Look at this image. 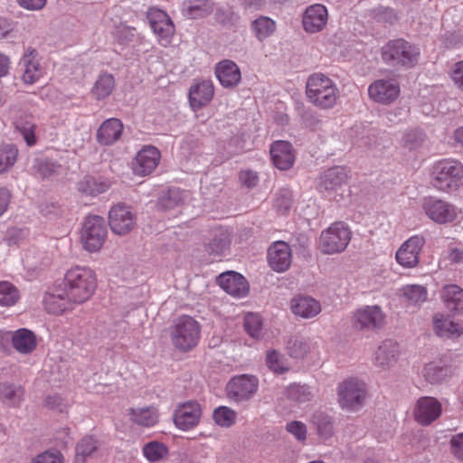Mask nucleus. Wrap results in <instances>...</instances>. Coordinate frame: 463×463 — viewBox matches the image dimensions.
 <instances>
[{
	"label": "nucleus",
	"instance_id": "nucleus-1",
	"mask_svg": "<svg viewBox=\"0 0 463 463\" xmlns=\"http://www.w3.org/2000/svg\"><path fill=\"white\" fill-rule=\"evenodd\" d=\"M64 290L77 305L89 301L98 288V278L94 269L88 266L75 265L70 268L63 278Z\"/></svg>",
	"mask_w": 463,
	"mask_h": 463
},
{
	"label": "nucleus",
	"instance_id": "nucleus-2",
	"mask_svg": "<svg viewBox=\"0 0 463 463\" xmlns=\"http://www.w3.org/2000/svg\"><path fill=\"white\" fill-rule=\"evenodd\" d=\"M305 94L308 102L319 109H333L340 98L336 83L321 72L308 76Z\"/></svg>",
	"mask_w": 463,
	"mask_h": 463
},
{
	"label": "nucleus",
	"instance_id": "nucleus-3",
	"mask_svg": "<svg viewBox=\"0 0 463 463\" xmlns=\"http://www.w3.org/2000/svg\"><path fill=\"white\" fill-rule=\"evenodd\" d=\"M430 183L439 192L450 193L458 190L463 179V165L454 159L435 162L430 168Z\"/></svg>",
	"mask_w": 463,
	"mask_h": 463
},
{
	"label": "nucleus",
	"instance_id": "nucleus-4",
	"mask_svg": "<svg viewBox=\"0 0 463 463\" xmlns=\"http://www.w3.org/2000/svg\"><path fill=\"white\" fill-rule=\"evenodd\" d=\"M169 334L174 347L182 353H187L199 343L201 325L194 317L183 315L174 320Z\"/></svg>",
	"mask_w": 463,
	"mask_h": 463
},
{
	"label": "nucleus",
	"instance_id": "nucleus-5",
	"mask_svg": "<svg viewBox=\"0 0 463 463\" xmlns=\"http://www.w3.org/2000/svg\"><path fill=\"white\" fill-rule=\"evenodd\" d=\"M383 61L392 66L413 67L420 56L419 49L403 39L389 41L382 47Z\"/></svg>",
	"mask_w": 463,
	"mask_h": 463
},
{
	"label": "nucleus",
	"instance_id": "nucleus-6",
	"mask_svg": "<svg viewBox=\"0 0 463 463\" xmlns=\"http://www.w3.org/2000/svg\"><path fill=\"white\" fill-rule=\"evenodd\" d=\"M352 239V232L344 222H335L321 232L317 249L326 255L343 252Z\"/></svg>",
	"mask_w": 463,
	"mask_h": 463
},
{
	"label": "nucleus",
	"instance_id": "nucleus-7",
	"mask_svg": "<svg viewBox=\"0 0 463 463\" xmlns=\"http://www.w3.org/2000/svg\"><path fill=\"white\" fill-rule=\"evenodd\" d=\"M367 398L366 384L357 378H348L337 387V401L340 407L349 411L360 410Z\"/></svg>",
	"mask_w": 463,
	"mask_h": 463
},
{
	"label": "nucleus",
	"instance_id": "nucleus-8",
	"mask_svg": "<svg viewBox=\"0 0 463 463\" xmlns=\"http://www.w3.org/2000/svg\"><path fill=\"white\" fill-rule=\"evenodd\" d=\"M348 172L343 166H334L321 174L317 190L329 199L338 201L347 192Z\"/></svg>",
	"mask_w": 463,
	"mask_h": 463
},
{
	"label": "nucleus",
	"instance_id": "nucleus-9",
	"mask_svg": "<svg viewBox=\"0 0 463 463\" xmlns=\"http://www.w3.org/2000/svg\"><path fill=\"white\" fill-rule=\"evenodd\" d=\"M421 208L426 216L438 224L451 223L458 218L456 206L437 197H425Z\"/></svg>",
	"mask_w": 463,
	"mask_h": 463
},
{
	"label": "nucleus",
	"instance_id": "nucleus-10",
	"mask_svg": "<svg viewBox=\"0 0 463 463\" xmlns=\"http://www.w3.org/2000/svg\"><path fill=\"white\" fill-rule=\"evenodd\" d=\"M107 237L105 221L100 216H89L83 224L81 241L84 249L96 252L101 249Z\"/></svg>",
	"mask_w": 463,
	"mask_h": 463
},
{
	"label": "nucleus",
	"instance_id": "nucleus-11",
	"mask_svg": "<svg viewBox=\"0 0 463 463\" xmlns=\"http://www.w3.org/2000/svg\"><path fill=\"white\" fill-rule=\"evenodd\" d=\"M401 94L400 83L396 79H379L373 81L368 87L369 98L379 104L390 105Z\"/></svg>",
	"mask_w": 463,
	"mask_h": 463
},
{
	"label": "nucleus",
	"instance_id": "nucleus-12",
	"mask_svg": "<svg viewBox=\"0 0 463 463\" xmlns=\"http://www.w3.org/2000/svg\"><path fill=\"white\" fill-rule=\"evenodd\" d=\"M258 383V379L251 375L235 376L226 385V395L235 402L248 401L256 393Z\"/></svg>",
	"mask_w": 463,
	"mask_h": 463
},
{
	"label": "nucleus",
	"instance_id": "nucleus-13",
	"mask_svg": "<svg viewBox=\"0 0 463 463\" xmlns=\"http://www.w3.org/2000/svg\"><path fill=\"white\" fill-rule=\"evenodd\" d=\"M422 235H413L406 240L398 249L395 260L405 269H413L420 263V254L425 245Z\"/></svg>",
	"mask_w": 463,
	"mask_h": 463
},
{
	"label": "nucleus",
	"instance_id": "nucleus-14",
	"mask_svg": "<svg viewBox=\"0 0 463 463\" xmlns=\"http://www.w3.org/2000/svg\"><path fill=\"white\" fill-rule=\"evenodd\" d=\"M202 413V406L197 402L180 403L174 412V423L181 430H191L200 423Z\"/></svg>",
	"mask_w": 463,
	"mask_h": 463
},
{
	"label": "nucleus",
	"instance_id": "nucleus-15",
	"mask_svg": "<svg viewBox=\"0 0 463 463\" xmlns=\"http://www.w3.org/2000/svg\"><path fill=\"white\" fill-rule=\"evenodd\" d=\"M215 93L214 84L210 79L195 80L189 88L188 101L194 112L208 106Z\"/></svg>",
	"mask_w": 463,
	"mask_h": 463
},
{
	"label": "nucleus",
	"instance_id": "nucleus-16",
	"mask_svg": "<svg viewBox=\"0 0 463 463\" xmlns=\"http://www.w3.org/2000/svg\"><path fill=\"white\" fill-rule=\"evenodd\" d=\"M109 225L113 233L126 235L135 228L136 215L128 206L118 203L109 212Z\"/></svg>",
	"mask_w": 463,
	"mask_h": 463
},
{
	"label": "nucleus",
	"instance_id": "nucleus-17",
	"mask_svg": "<svg viewBox=\"0 0 463 463\" xmlns=\"http://www.w3.org/2000/svg\"><path fill=\"white\" fill-rule=\"evenodd\" d=\"M353 322L361 330L373 331L383 327L385 314L379 306H364L354 312Z\"/></svg>",
	"mask_w": 463,
	"mask_h": 463
},
{
	"label": "nucleus",
	"instance_id": "nucleus-18",
	"mask_svg": "<svg viewBox=\"0 0 463 463\" xmlns=\"http://www.w3.org/2000/svg\"><path fill=\"white\" fill-rule=\"evenodd\" d=\"M20 66L22 80L27 85L34 84L44 74V69L40 62L39 54L35 49H26L21 59Z\"/></svg>",
	"mask_w": 463,
	"mask_h": 463
},
{
	"label": "nucleus",
	"instance_id": "nucleus-19",
	"mask_svg": "<svg viewBox=\"0 0 463 463\" xmlns=\"http://www.w3.org/2000/svg\"><path fill=\"white\" fill-rule=\"evenodd\" d=\"M160 158L161 155L156 147L146 146L137 152L132 162V170L140 176L150 175L156 168Z\"/></svg>",
	"mask_w": 463,
	"mask_h": 463
},
{
	"label": "nucleus",
	"instance_id": "nucleus-20",
	"mask_svg": "<svg viewBox=\"0 0 463 463\" xmlns=\"http://www.w3.org/2000/svg\"><path fill=\"white\" fill-rule=\"evenodd\" d=\"M441 413L440 402L433 397H421L415 405L413 415L417 422L429 425L437 420Z\"/></svg>",
	"mask_w": 463,
	"mask_h": 463
},
{
	"label": "nucleus",
	"instance_id": "nucleus-21",
	"mask_svg": "<svg viewBox=\"0 0 463 463\" xmlns=\"http://www.w3.org/2000/svg\"><path fill=\"white\" fill-rule=\"evenodd\" d=\"M269 153L271 161L278 169L288 170L293 166L296 155L292 145L288 141L278 140L273 142Z\"/></svg>",
	"mask_w": 463,
	"mask_h": 463
},
{
	"label": "nucleus",
	"instance_id": "nucleus-22",
	"mask_svg": "<svg viewBox=\"0 0 463 463\" xmlns=\"http://www.w3.org/2000/svg\"><path fill=\"white\" fill-rule=\"evenodd\" d=\"M217 283L225 292L236 298H243L249 292L245 278L234 271L222 273L217 278Z\"/></svg>",
	"mask_w": 463,
	"mask_h": 463
},
{
	"label": "nucleus",
	"instance_id": "nucleus-23",
	"mask_svg": "<svg viewBox=\"0 0 463 463\" xmlns=\"http://www.w3.org/2000/svg\"><path fill=\"white\" fill-rule=\"evenodd\" d=\"M400 354V346L396 342L385 340L381 343L373 354V364L383 370L391 368L398 362Z\"/></svg>",
	"mask_w": 463,
	"mask_h": 463
},
{
	"label": "nucleus",
	"instance_id": "nucleus-24",
	"mask_svg": "<svg viewBox=\"0 0 463 463\" xmlns=\"http://www.w3.org/2000/svg\"><path fill=\"white\" fill-rule=\"evenodd\" d=\"M129 421L143 428H152L159 422V410L155 405L131 407L127 413Z\"/></svg>",
	"mask_w": 463,
	"mask_h": 463
},
{
	"label": "nucleus",
	"instance_id": "nucleus-25",
	"mask_svg": "<svg viewBox=\"0 0 463 463\" xmlns=\"http://www.w3.org/2000/svg\"><path fill=\"white\" fill-rule=\"evenodd\" d=\"M44 309L55 316L71 312L77 304L71 299L66 290L61 293L46 292L43 299Z\"/></svg>",
	"mask_w": 463,
	"mask_h": 463
},
{
	"label": "nucleus",
	"instance_id": "nucleus-26",
	"mask_svg": "<svg viewBox=\"0 0 463 463\" xmlns=\"http://www.w3.org/2000/svg\"><path fill=\"white\" fill-rule=\"evenodd\" d=\"M268 261L270 268L277 272L287 270L291 264V250L284 241H276L269 249Z\"/></svg>",
	"mask_w": 463,
	"mask_h": 463
},
{
	"label": "nucleus",
	"instance_id": "nucleus-27",
	"mask_svg": "<svg viewBox=\"0 0 463 463\" xmlns=\"http://www.w3.org/2000/svg\"><path fill=\"white\" fill-rule=\"evenodd\" d=\"M215 76L224 88L236 87L241 79V70L231 60H223L215 66Z\"/></svg>",
	"mask_w": 463,
	"mask_h": 463
},
{
	"label": "nucleus",
	"instance_id": "nucleus-28",
	"mask_svg": "<svg viewBox=\"0 0 463 463\" xmlns=\"http://www.w3.org/2000/svg\"><path fill=\"white\" fill-rule=\"evenodd\" d=\"M123 132L122 122L115 118L105 120L98 128L97 142L101 146H111L120 139Z\"/></svg>",
	"mask_w": 463,
	"mask_h": 463
},
{
	"label": "nucleus",
	"instance_id": "nucleus-29",
	"mask_svg": "<svg viewBox=\"0 0 463 463\" xmlns=\"http://www.w3.org/2000/svg\"><path fill=\"white\" fill-rule=\"evenodd\" d=\"M290 309L296 316L303 318H312L320 313L321 306L313 298L298 296L291 299Z\"/></svg>",
	"mask_w": 463,
	"mask_h": 463
},
{
	"label": "nucleus",
	"instance_id": "nucleus-30",
	"mask_svg": "<svg viewBox=\"0 0 463 463\" xmlns=\"http://www.w3.org/2000/svg\"><path fill=\"white\" fill-rule=\"evenodd\" d=\"M421 375L429 383L438 384L449 379L452 371L449 366L443 365L440 360H435L424 364Z\"/></svg>",
	"mask_w": 463,
	"mask_h": 463
},
{
	"label": "nucleus",
	"instance_id": "nucleus-31",
	"mask_svg": "<svg viewBox=\"0 0 463 463\" xmlns=\"http://www.w3.org/2000/svg\"><path fill=\"white\" fill-rule=\"evenodd\" d=\"M328 20L327 9L325 5L315 4L308 6L303 15L304 29H323Z\"/></svg>",
	"mask_w": 463,
	"mask_h": 463
},
{
	"label": "nucleus",
	"instance_id": "nucleus-32",
	"mask_svg": "<svg viewBox=\"0 0 463 463\" xmlns=\"http://www.w3.org/2000/svg\"><path fill=\"white\" fill-rule=\"evenodd\" d=\"M441 299L448 310L463 315V289L457 285H447L441 290Z\"/></svg>",
	"mask_w": 463,
	"mask_h": 463
},
{
	"label": "nucleus",
	"instance_id": "nucleus-33",
	"mask_svg": "<svg viewBox=\"0 0 463 463\" xmlns=\"http://www.w3.org/2000/svg\"><path fill=\"white\" fill-rule=\"evenodd\" d=\"M433 328L435 333L442 337H458L463 334V326L443 314L434 316Z\"/></svg>",
	"mask_w": 463,
	"mask_h": 463
},
{
	"label": "nucleus",
	"instance_id": "nucleus-34",
	"mask_svg": "<svg viewBox=\"0 0 463 463\" xmlns=\"http://www.w3.org/2000/svg\"><path fill=\"white\" fill-rule=\"evenodd\" d=\"M12 345L18 353L30 354L36 348V336L29 329H18L12 334Z\"/></svg>",
	"mask_w": 463,
	"mask_h": 463
},
{
	"label": "nucleus",
	"instance_id": "nucleus-35",
	"mask_svg": "<svg viewBox=\"0 0 463 463\" xmlns=\"http://www.w3.org/2000/svg\"><path fill=\"white\" fill-rule=\"evenodd\" d=\"M213 0H188L184 3L182 14L189 19L203 18L213 13Z\"/></svg>",
	"mask_w": 463,
	"mask_h": 463
},
{
	"label": "nucleus",
	"instance_id": "nucleus-36",
	"mask_svg": "<svg viewBox=\"0 0 463 463\" xmlns=\"http://www.w3.org/2000/svg\"><path fill=\"white\" fill-rule=\"evenodd\" d=\"M146 19L151 29H168L175 26L170 15L156 6L147 9Z\"/></svg>",
	"mask_w": 463,
	"mask_h": 463
},
{
	"label": "nucleus",
	"instance_id": "nucleus-37",
	"mask_svg": "<svg viewBox=\"0 0 463 463\" xmlns=\"http://www.w3.org/2000/svg\"><path fill=\"white\" fill-rule=\"evenodd\" d=\"M237 411L228 406H219L213 411V422L222 429H229L237 422Z\"/></svg>",
	"mask_w": 463,
	"mask_h": 463
},
{
	"label": "nucleus",
	"instance_id": "nucleus-38",
	"mask_svg": "<svg viewBox=\"0 0 463 463\" xmlns=\"http://www.w3.org/2000/svg\"><path fill=\"white\" fill-rule=\"evenodd\" d=\"M402 296L412 305H420L428 298V290L422 285H405L401 288Z\"/></svg>",
	"mask_w": 463,
	"mask_h": 463
},
{
	"label": "nucleus",
	"instance_id": "nucleus-39",
	"mask_svg": "<svg viewBox=\"0 0 463 463\" xmlns=\"http://www.w3.org/2000/svg\"><path fill=\"white\" fill-rule=\"evenodd\" d=\"M98 448V440L93 436L83 437L76 446L74 463H85L86 458L91 456Z\"/></svg>",
	"mask_w": 463,
	"mask_h": 463
},
{
	"label": "nucleus",
	"instance_id": "nucleus-40",
	"mask_svg": "<svg viewBox=\"0 0 463 463\" xmlns=\"http://www.w3.org/2000/svg\"><path fill=\"white\" fill-rule=\"evenodd\" d=\"M110 186L111 183L109 180L86 177L79 184V190L90 195H97L108 191Z\"/></svg>",
	"mask_w": 463,
	"mask_h": 463
},
{
	"label": "nucleus",
	"instance_id": "nucleus-41",
	"mask_svg": "<svg viewBox=\"0 0 463 463\" xmlns=\"http://www.w3.org/2000/svg\"><path fill=\"white\" fill-rule=\"evenodd\" d=\"M115 88V79L109 73H102L97 80L92 93L98 99L109 97Z\"/></svg>",
	"mask_w": 463,
	"mask_h": 463
},
{
	"label": "nucleus",
	"instance_id": "nucleus-42",
	"mask_svg": "<svg viewBox=\"0 0 463 463\" xmlns=\"http://www.w3.org/2000/svg\"><path fill=\"white\" fill-rule=\"evenodd\" d=\"M19 300L18 288L9 281H0V307H10Z\"/></svg>",
	"mask_w": 463,
	"mask_h": 463
},
{
	"label": "nucleus",
	"instance_id": "nucleus-43",
	"mask_svg": "<svg viewBox=\"0 0 463 463\" xmlns=\"http://www.w3.org/2000/svg\"><path fill=\"white\" fill-rule=\"evenodd\" d=\"M312 423L316 426L317 434L323 440L333 435V425L328 416L323 412H316L312 417Z\"/></svg>",
	"mask_w": 463,
	"mask_h": 463
},
{
	"label": "nucleus",
	"instance_id": "nucleus-44",
	"mask_svg": "<svg viewBox=\"0 0 463 463\" xmlns=\"http://www.w3.org/2000/svg\"><path fill=\"white\" fill-rule=\"evenodd\" d=\"M313 349L315 345L309 340L293 339L288 343V354L294 358H303Z\"/></svg>",
	"mask_w": 463,
	"mask_h": 463
},
{
	"label": "nucleus",
	"instance_id": "nucleus-45",
	"mask_svg": "<svg viewBox=\"0 0 463 463\" xmlns=\"http://www.w3.org/2000/svg\"><path fill=\"white\" fill-rule=\"evenodd\" d=\"M17 155L18 150L13 145H3L0 146V174L7 171L14 165Z\"/></svg>",
	"mask_w": 463,
	"mask_h": 463
},
{
	"label": "nucleus",
	"instance_id": "nucleus-46",
	"mask_svg": "<svg viewBox=\"0 0 463 463\" xmlns=\"http://www.w3.org/2000/svg\"><path fill=\"white\" fill-rule=\"evenodd\" d=\"M165 445L158 441H151L143 447V454L151 462L158 461L167 455Z\"/></svg>",
	"mask_w": 463,
	"mask_h": 463
},
{
	"label": "nucleus",
	"instance_id": "nucleus-47",
	"mask_svg": "<svg viewBox=\"0 0 463 463\" xmlns=\"http://www.w3.org/2000/svg\"><path fill=\"white\" fill-rule=\"evenodd\" d=\"M24 389L20 386L5 384L0 387V397L9 405H18L22 401Z\"/></svg>",
	"mask_w": 463,
	"mask_h": 463
},
{
	"label": "nucleus",
	"instance_id": "nucleus-48",
	"mask_svg": "<svg viewBox=\"0 0 463 463\" xmlns=\"http://www.w3.org/2000/svg\"><path fill=\"white\" fill-rule=\"evenodd\" d=\"M244 328L253 338H259L262 331V320L258 314L249 313L244 317Z\"/></svg>",
	"mask_w": 463,
	"mask_h": 463
},
{
	"label": "nucleus",
	"instance_id": "nucleus-49",
	"mask_svg": "<svg viewBox=\"0 0 463 463\" xmlns=\"http://www.w3.org/2000/svg\"><path fill=\"white\" fill-rule=\"evenodd\" d=\"M293 202L292 192L288 189H281L275 198L274 206L279 213H286L292 207Z\"/></svg>",
	"mask_w": 463,
	"mask_h": 463
},
{
	"label": "nucleus",
	"instance_id": "nucleus-50",
	"mask_svg": "<svg viewBox=\"0 0 463 463\" xmlns=\"http://www.w3.org/2000/svg\"><path fill=\"white\" fill-rule=\"evenodd\" d=\"M229 245V236L223 230H217L214 237L208 243L209 250L214 254H221Z\"/></svg>",
	"mask_w": 463,
	"mask_h": 463
},
{
	"label": "nucleus",
	"instance_id": "nucleus-51",
	"mask_svg": "<svg viewBox=\"0 0 463 463\" xmlns=\"http://www.w3.org/2000/svg\"><path fill=\"white\" fill-rule=\"evenodd\" d=\"M425 138V135L420 129H411L403 135V146L409 150L419 148Z\"/></svg>",
	"mask_w": 463,
	"mask_h": 463
},
{
	"label": "nucleus",
	"instance_id": "nucleus-52",
	"mask_svg": "<svg viewBox=\"0 0 463 463\" xmlns=\"http://www.w3.org/2000/svg\"><path fill=\"white\" fill-rule=\"evenodd\" d=\"M266 364L275 373H283L288 370L285 366L283 356L274 350L267 352Z\"/></svg>",
	"mask_w": 463,
	"mask_h": 463
},
{
	"label": "nucleus",
	"instance_id": "nucleus-53",
	"mask_svg": "<svg viewBox=\"0 0 463 463\" xmlns=\"http://www.w3.org/2000/svg\"><path fill=\"white\" fill-rule=\"evenodd\" d=\"M16 128L19 130V132L23 135L26 144L29 146H34L36 144V126L33 122L20 120L16 123Z\"/></svg>",
	"mask_w": 463,
	"mask_h": 463
},
{
	"label": "nucleus",
	"instance_id": "nucleus-54",
	"mask_svg": "<svg viewBox=\"0 0 463 463\" xmlns=\"http://www.w3.org/2000/svg\"><path fill=\"white\" fill-rule=\"evenodd\" d=\"M186 197L184 192L179 189H171L166 197L161 199V204L165 209H171L182 204Z\"/></svg>",
	"mask_w": 463,
	"mask_h": 463
},
{
	"label": "nucleus",
	"instance_id": "nucleus-55",
	"mask_svg": "<svg viewBox=\"0 0 463 463\" xmlns=\"http://www.w3.org/2000/svg\"><path fill=\"white\" fill-rule=\"evenodd\" d=\"M32 463H63V456L57 449H48L35 456Z\"/></svg>",
	"mask_w": 463,
	"mask_h": 463
},
{
	"label": "nucleus",
	"instance_id": "nucleus-56",
	"mask_svg": "<svg viewBox=\"0 0 463 463\" xmlns=\"http://www.w3.org/2000/svg\"><path fill=\"white\" fill-rule=\"evenodd\" d=\"M310 394L309 388L305 385L292 384L288 388V396L299 402L308 401Z\"/></svg>",
	"mask_w": 463,
	"mask_h": 463
},
{
	"label": "nucleus",
	"instance_id": "nucleus-57",
	"mask_svg": "<svg viewBox=\"0 0 463 463\" xmlns=\"http://www.w3.org/2000/svg\"><path fill=\"white\" fill-rule=\"evenodd\" d=\"M44 404L52 410L63 411L69 407L68 401L61 394L53 393L45 398Z\"/></svg>",
	"mask_w": 463,
	"mask_h": 463
},
{
	"label": "nucleus",
	"instance_id": "nucleus-58",
	"mask_svg": "<svg viewBox=\"0 0 463 463\" xmlns=\"http://www.w3.org/2000/svg\"><path fill=\"white\" fill-rule=\"evenodd\" d=\"M286 430L299 441H304L307 438V427L301 421L293 420L287 423Z\"/></svg>",
	"mask_w": 463,
	"mask_h": 463
},
{
	"label": "nucleus",
	"instance_id": "nucleus-59",
	"mask_svg": "<svg viewBox=\"0 0 463 463\" xmlns=\"http://www.w3.org/2000/svg\"><path fill=\"white\" fill-rule=\"evenodd\" d=\"M449 77L454 85L463 91V61H458L452 66Z\"/></svg>",
	"mask_w": 463,
	"mask_h": 463
},
{
	"label": "nucleus",
	"instance_id": "nucleus-60",
	"mask_svg": "<svg viewBox=\"0 0 463 463\" xmlns=\"http://www.w3.org/2000/svg\"><path fill=\"white\" fill-rule=\"evenodd\" d=\"M443 260H448L450 264L463 263V248L449 245L447 254L443 257Z\"/></svg>",
	"mask_w": 463,
	"mask_h": 463
},
{
	"label": "nucleus",
	"instance_id": "nucleus-61",
	"mask_svg": "<svg viewBox=\"0 0 463 463\" xmlns=\"http://www.w3.org/2000/svg\"><path fill=\"white\" fill-rule=\"evenodd\" d=\"M451 453L459 460H463V433L454 435L450 439Z\"/></svg>",
	"mask_w": 463,
	"mask_h": 463
},
{
	"label": "nucleus",
	"instance_id": "nucleus-62",
	"mask_svg": "<svg viewBox=\"0 0 463 463\" xmlns=\"http://www.w3.org/2000/svg\"><path fill=\"white\" fill-rule=\"evenodd\" d=\"M241 183L247 187H253L259 182V176L256 172L251 170L241 171L239 175Z\"/></svg>",
	"mask_w": 463,
	"mask_h": 463
},
{
	"label": "nucleus",
	"instance_id": "nucleus-63",
	"mask_svg": "<svg viewBox=\"0 0 463 463\" xmlns=\"http://www.w3.org/2000/svg\"><path fill=\"white\" fill-rule=\"evenodd\" d=\"M19 6L29 11L42 10L47 0H16Z\"/></svg>",
	"mask_w": 463,
	"mask_h": 463
},
{
	"label": "nucleus",
	"instance_id": "nucleus-64",
	"mask_svg": "<svg viewBox=\"0 0 463 463\" xmlns=\"http://www.w3.org/2000/svg\"><path fill=\"white\" fill-rule=\"evenodd\" d=\"M275 26V22L267 16H260L252 23V29H274Z\"/></svg>",
	"mask_w": 463,
	"mask_h": 463
}]
</instances>
